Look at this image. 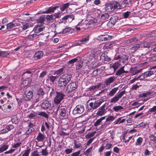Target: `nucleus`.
Wrapping results in <instances>:
<instances>
[{"instance_id":"54","label":"nucleus","mask_w":156,"mask_h":156,"mask_svg":"<svg viewBox=\"0 0 156 156\" xmlns=\"http://www.w3.org/2000/svg\"><path fill=\"white\" fill-rule=\"evenodd\" d=\"M115 119V117L111 115L108 116L106 119V120L108 122H110L112 121Z\"/></svg>"},{"instance_id":"55","label":"nucleus","mask_w":156,"mask_h":156,"mask_svg":"<svg viewBox=\"0 0 156 156\" xmlns=\"http://www.w3.org/2000/svg\"><path fill=\"white\" fill-rule=\"evenodd\" d=\"M89 40V37L86 36L85 37L83 38L82 39L80 40V42H81V43L82 44H84L87 42Z\"/></svg>"},{"instance_id":"11","label":"nucleus","mask_w":156,"mask_h":156,"mask_svg":"<svg viewBox=\"0 0 156 156\" xmlns=\"http://www.w3.org/2000/svg\"><path fill=\"white\" fill-rule=\"evenodd\" d=\"M24 98V96L21 94H18L16 96V99L19 106H20L21 103H23L24 101H25Z\"/></svg>"},{"instance_id":"13","label":"nucleus","mask_w":156,"mask_h":156,"mask_svg":"<svg viewBox=\"0 0 156 156\" xmlns=\"http://www.w3.org/2000/svg\"><path fill=\"white\" fill-rule=\"evenodd\" d=\"M44 29V25L40 24L35 26L33 30L35 33H37L42 31Z\"/></svg>"},{"instance_id":"29","label":"nucleus","mask_w":156,"mask_h":156,"mask_svg":"<svg viewBox=\"0 0 156 156\" xmlns=\"http://www.w3.org/2000/svg\"><path fill=\"white\" fill-rule=\"evenodd\" d=\"M106 116H103L101 117L99 119L97 120L94 124V126L95 127L97 126H99L102 121L105 119Z\"/></svg>"},{"instance_id":"62","label":"nucleus","mask_w":156,"mask_h":156,"mask_svg":"<svg viewBox=\"0 0 156 156\" xmlns=\"http://www.w3.org/2000/svg\"><path fill=\"white\" fill-rule=\"evenodd\" d=\"M47 74V71H42L39 75V77L41 78H43Z\"/></svg>"},{"instance_id":"1","label":"nucleus","mask_w":156,"mask_h":156,"mask_svg":"<svg viewBox=\"0 0 156 156\" xmlns=\"http://www.w3.org/2000/svg\"><path fill=\"white\" fill-rule=\"evenodd\" d=\"M72 75L71 74L66 73L60 76L58 80V87L60 89H64L71 80Z\"/></svg>"},{"instance_id":"18","label":"nucleus","mask_w":156,"mask_h":156,"mask_svg":"<svg viewBox=\"0 0 156 156\" xmlns=\"http://www.w3.org/2000/svg\"><path fill=\"white\" fill-rule=\"evenodd\" d=\"M141 47V43H138L134 44L131 48L130 50L132 52L136 51L138 49Z\"/></svg>"},{"instance_id":"21","label":"nucleus","mask_w":156,"mask_h":156,"mask_svg":"<svg viewBox=\"0 0 156 156\" xmlns=\"http://www.w3.org/2000/svg\"><path fill=\"white\" fill-rule=\"evenodd\" d=\"M59 4L60 5V4ZM69 5V3L67 2L62 5L61 6L60 5V9L62 12H63L68 8Z\"/></svg>"},{"instance_id":"36","label":"nucleus","mask_w":156,"mask_h":156,"mask_svg":"<svg viewBox=\"0 0 156 156\" xmlns=\"http://www.w3.org/2000/svg\"><path fill=\"white\" fill-rule=\"evenodd\" d=\"M142 70V69L136 70L135 68H131L130 69V73H131L133 75H135L140 72Z\"/></svg>"},{"instance_id":"48","label":"nucleus","mask_w":156,"mask_h":156,"mask_svg":"<svg viewBox=\"0 0 156 156\" xmlns=\"http://www.w3.org/2000/svg\"><path fill=\"white\" fill-rule=\"evenodd\" d=\"M77 64L76 65V70H79L80 69L82 66V62L80 60V61H77Z\"/></svg>"},{"instance_id":"58","label":"nucleus","mask_w":156,"mask_h":156,"mask_svg":"<svg viewBox=\"0 0 156 156\" xmlns=\"http://www.w3.org/2000/svg\"><path fill=\"white\" fill-rule=\"evenodd\" d=\"M153 93L152 91H147L144 93H143L142 94H141L143 96V97H147V96L152 94Z\"/></svg>"},{"instance_id":"50","label":"nucleus","mask_w":156,"mask_h":156,"mask_svg":"<svg viewBox=\"0 0 156 156\" xmlns=\"http://www.w3.org/2000/svg\"><path fill=\"white\" fill-rule=\"evenodd\" d=\"M143 141V139L141 137H139L136 142V145H140Z\"/></svg>"},{"instance_id":"47","label":"nucleus","mask_w":156,"mask_h":156,"mask_svg":"<svg viewBox=\"0 0 156 156\" xmlns=\"http://www.w3.org/2000/svg\"><path fill=\"white\" fill-rule=\"evenodd\" d=\"M45 17L44 16H41L37 20V22L39 23H43L45 20Z\"/></svg>"},{"instance_id":"4","label":"nucleus","mask_w":156,"mask_h":156,"mask_svg":"<svg viewBox=\"0 0 156 156\" xmlns=\"http://www.w3.org/2000/svg\"><path fill=\"white\" fill-rule=\"evenodd\" d=\"M60 6L59 4H56L54 6H51L49 7L45 8L42 11V13L48 14L54 13L55 11Z\"/></svg>"},{"instance_id":"43","label":"nucleus","mask_w":156,"mask_h":156,"mask_svg":"<svg viewBox=\"0 0 156 156\" xmlns=\"http://www.w3.org/2000/svg\"><path fill=\"white\" fill-rule=\"evenodd\" d=\"M148 112L151 113H154L153 115L156 114V105L154 106L151 108L149 109Z\"/></svg>"},{"instance_id":"7","label":"nucleus","mask_w":156,"mask_h":156,"mask_svg":"<svg viewBox=\"0 0 156 156\" xmlns=\"http://www.w3.org/2000/svg\"><path fill=\"white\" fill-rule=\"evenodd\" d=\"M59 115L62 117H68L69 114L66 107L62 106L59 109Z\"/></svg>"},{"instance_id":"31","label":"nucleus","mask_w":156,"mask_h":156,"mask_svg":"<svg viewBox=\"0 0 156 156\" xmlns=\"http://www.w3.org/2000/svg\"><path fill=\"white\" fill-rule=\"evenodd\" d=\"M95 109L94 108V103L93 102H90L89 105H87L86 106V110L87 111H90V110Z\"/></svg>"},{"instance_id":"44","label":"nucleus","mask_w":156,"mask_h":156,"mask_svg":"<svg viewBox=\"0 0 156 156\" xmlns=\"http://www.w3.org/2000/svg\"><path fill=\"white\" fill-rule=\"evenodd\" d=\"M34 130V129L32 128L31 129H28L26 131L25 133V135H27V137L29 136L31 134L32 132H33Z\"/></svg>"},{"instance_id":"9","label":"nucleus","mask_w":156,"mask_h":156,"mask_svg":"<svg viewBox=\"0 0 156 156\" xmlns=\"http://www.w3.org/2000/svg\"><path fill=\"white\" fill-rule=\"evenodd\" d=\"M24 96L25 98V101H28L30 100L33 96V93L31 90H27L25 91Z\"/></svg>"},{"instance_id":"40","label":"nucleus","mask_w":156,"mask_h":156,"mask_svg":"<svg viewBox=\"0 0 156 156\" xmlns=\"http://www.w3.org/2000/svg\"><path fill=\"white\" fill-rule=\"evenodd\" d=\"M68 21L70 22H71L72 21L75 19V16L73 14H71L69 15H67Z\"/></svg>"},{"instance_id":"41","label":"nucleus","mask_w":156,"mask_h":156,"mask_svg":"<svg viewBox=\"0 0 156 156\" xmlns=\"http://www.w3.org/2000/svg\"><path fill=\"white\" fill-rule=\"evenodd\" d=\"M9 55V53L8 51H0V57H6Z\"/></svg>"},{"instance_id":"60","label":"nucleus","mask_w":156,"mask_h":156,"mask_svg":"<svg viewBox=\"0 0 156 156\" xmlns=\"http://www.w3.org/2000/svg\"><path fill=\"white\" fill-rule=\"evenodd\" d=\"M30 151V148H29L26 150L24 153V154L22 155V156H29Z\"/></svg>"},{"instance_id":"6","label":"nucleus","mask_w":156,"mask_h":156,"mask_svg":"<svg viewBox=\"0 0 156 156\" xmlns=\"http://www.w3.org/2000/svg\"><path fill=\"white\" fill-rule=\"evenodd\" d=\"M84 111V108L82 105H77L73 111V114L74 115L80 114Z\"/></svg>"},{"instance_id":"39","label":"nucleus","mask_w":156,"mask_h":156,"mask_svg":"<svg viewBox=\"0 0 156 156\" xmlns=\"http://www.w3.org/2000/svg\"><path fill=\"white\" fill-rule=\"evenodd\" d=\"M9 147V145L8 144H4L1 145L0 148V150L1 152L6 150Z\"/></svg>"},{"instance_id":"27","label":"nucleus","mask_w":156,"mask_h":156,"mask_svg":"<svg viewBox=\"0 0 156 156\" xmlns=\"http://www.w3.org/2000/svg\"><path fill=\"white\" fill-rule=\"evenodd\" d=\"M118 20V17L116 16H113L110 19L111 23L114 25L117 22Z\"/></svg>"},{"instance_id":"16","label":"nucleus","mask_w":156,"mask_h":156,"mask_svg":"<svg viewBox=\"0 0 156 156\" xmlns=\"http://www.w3.org/2000/svg\"><path fill=\"white\" fill-rule=\"evenodd\" d=\"M125 66H122L116 72L115 75L117 76H120L123 73H128L129 72L124 70Z\"/></svg>"},{"instance_id":"63","label":"nucleus","mask_w":156,"mask_h":156,"mask_svg":"<svg viewBox=\"0 0 156 156\" xmlns=\"http://www.w3.org/2000/svg\"><path fill=\"white\" fill-rule=\"evenodd\" d=\"M114 46V44L112 43L110 44H106L105 45V48L106 49H109L112 47Z\"/></svg>"},{"instance_id":"52","label":"nucleus","mask_w":156,"mask_h":156,"mask_svg":"<svg viewBox=\"0 0 156 156\" xmlns=\"http://www.w3.org/2000/svg\"><path fill=\"white\" fill-rule=\"evenodd\" d=\"M123 108L120 105L115 106L113 107V109L115 112H118L119 110L122 109Z\"/></svg>"},{"instance_id":"46","label":"nucleus","mask_w":156,"mask_h":156,"mask_svg":"<svg viewBox=\"0 0 156 156\" xmlns=\"http://www.w3.org/2000/svg\"><path fill=\"white\" fill-rule=\"evenodd\" d=\"M67 20H68L67 16V15H66L62 17V19H60L59 23H65L67 22Z\"/></svg>"},{"instance_id":"61","label":"nucleus","mask_w":156,"mask_h":156,"mask_svg":"<svg viewBox=\"0 0 156 156\" xmlns=\"http://www.w3.org/2000/svg\"><path fill=\"white\" fill-rule=\"evenodd\" d=\"M47 148L46 147L45 149H42L41 152L42 153V155L46 156L48 154V153L47 151Z\"/></svg>"},{"instance_id":"24","label":"nucleus","mask_w":156,"mask_h":156,"mask_svg":"<svg viewBox=\"0 0 156 156\" xmlns=\"http://www.w3.org/2000/svg\"><path fill=\"white\" fill-rule=\"evenodd\" d=\"M115 78L114 76H113L109 78L106 79L105 81V83L108 85L113 82L115 80Z\"/></svg>"},{"instance_id":"57","label":"nucleus","mask_w":156,"mask_h":156,"mask_svg":"<svg viewBox=\"0 0 156 156\" xmlns=\"http://www.w3.org/2000/svg\"><path fill=\"white\" fill-rule=\"evenodd\" d=\"M7 132L10 131L11 129H14V126L12 125H9L6 126L5 127Z\"/></svg>"},{"instance_id":"51","label":"nucleus","mask_w":156,"mask_h":156,"mask_svg":"<svg viewBox=\"0 0 156 156\" xmlns=\"http://www.w3.org/2000/svg\"><path fill=\"white\" fill-rule=\"evenodd\" d=\"M110 124V122H107V121L106 120L104 124L101 125V128L105 129Z\"/></svg>"},{"instance_id":"34","label":"nucleus","mask_w":156,"mask_h":156,"mask_svg":"<svg viewBox=\"0 0 156 156\" xmlns=\"http://www.w3.org/2000/svg\"><path fill=\"white\" fill-rule=\"evenodd\" d=\"M37 115H38L42 116L47 119L49 118V115L45 112H38Z\"/></svg>"},{"instance_id":"2","label":"nucleus","mask_w":156,"mask_h":156,"mask_svg":"<svg viewBox=\"0 0 156 156\" xmlns=\"http://www.w3.org/2000/svg\"><path fill=\"white\" fill-rule=\"evenodd\" d=\"M56 94L54 101L55 104L58 105L64 99L65 95L63 93L58 91H56Z\"/></svg>"},{"instance_id":"56","label":"nucleus","mask_w":156,"mask_h":156,"mask_svg":"<svg viewBox=\"0 0 156 156\" xmlns=\"http://www.w3.org/2000/svg\"><path fill=\"white\" fill-rule=\"evenodd\" d=\"M95 133V132L90 133H88V134L85 136V137L86 138L89 139L90 137L94 136V135Z\"/></svg>"},{"instance_id":"20","label":"nucleus","mask_w":156,"mask_h":156,"mask_svg":"<svg viewBox=\"0 0 156 156\" xmlns=\"http://www.w3.org/2000/svg\"><path fill=\"white\" fill-rule=\"evenodd\" d=\"M101 84L99 83L96 85L92 86L88 88V90L90 91L96 90L101 87Z\"/></svg>"},{"instance_id":"12","label":"nucleus","mask_w":156,"mask_h":156,"mask_svg":"<svg viewBox=\"0 0 156 156\" xmlns=\"http://www.w3.org/2000/svg\"><path fill=\"white\" fill-rule=\"evenodd\" d=\"M110 2L113 11L115 9H120L122 8V6H121L116 1H111Z\"/></svg>"},{"instance_id":"32","label":"nucleus","mask_w":156,"mask_h":156,"mask_svg":"<svg viewBox=\"0 0 156 156\" xmlns=\"http://www.w3.org/2000/svg\"><path fill=\"white\" fill-rule=\"evenodd\" d=\"M58 78V76L50 75L48 76V78L50 82L53 84Z\"/></svg>"},{"instance_id":"37","label":"nucleus","mask_w":156,"mask_h":156,"mask_svg":"<svg viewBox=\"0 0 156 156\" xmlns=\"http://www.w3.org/2000/svg\"><path fill=\"white\" fill-rule=\"evenodd\" d=\"M109 17V15L108 13H105L101 14V18L102 20H107L108 19Z\"/></svg>"},{"instance_id":"35","label":"nucleus","mask_w":156,"mask_h":156,"mask_svg":"<svg viewBox=\"0 0 156 156\" xmlns=\"http://www.w3.org/2000/svg\"><path fill=\"white\" fill-rule=\"evenodd\" d=\"M46 19L47 21L50 22H53L55 20V18H54V16L53 15H47Z\"/></svg>"},{"instance_id":"38","label":"nucleus","mask_w":156,"mask_h":156,"mask_svg":"<svg viewBox=\"0 0 156 156\" xmlns=\"http://www.w3.org/2000/svg\"><path fill=\"white\" fill-rule=\"evenodd\" d=\"M120 65L119 62H116L112 64V67L113 68L114 71H115L118 69Z\"/></svg>"},{"instance_id":"59","label":"nucleus","mask_w":156,"mask_h":156,"mask_svg":"<svg viewBox=\"0 0 156 156\" xmlns=\"http://www.w3.org/2000/svg\"><path fill=\"white\" fill-rule=\"evenodd\" d=\"M100 69H97L94 70L92 73V75L93 76H96L98 75V71L100 70Z\"/></svg>"},{"instance_id":"53","label":"nucleus","mask_w":156,"mask_h":156,"mask_svg":"<svg viewBox=\"0 0 156 156\" xmlns=\"http://www.w3.org/2000/svg\"><path fill=\"white\" fill-rule=\"evenodd\" d=\"M71 28L69 27H66L65 29L62 30V31L61 32L62 34H64L69 32L71 30Z\"/></svg>"},{"instance_id":"45","label":"nucleus","mask_w":156,"mask_h":156,"mask_svg":"<svg viewBox=\"0 0 156 156\" xmlns=\"http://www.w3.org/2000/svg\"><path fill=\"white\" fill-rule=\"evenodd\" d=\"M129 56L128 55L125 54H122L121 55V58L123 59V63L127 62Z\"/></svg>"},{"instance_id":"26","label":"nucleus","mask_w":156,"mask_h":156,"mask_svg":"<svg viewBox=\"0 0 156 156\" xmlns=\"http://www.w3.org/2000/svg\"><path fill=\"white\" fill-rule=\"evenodd\" d=\"M156 72V70H149L144 72V74L146 78H147L152 75Z\"/></svg>"},{"instance_id":"10","label":"nucleus","mask_w":156,"mask_h":156,"mask_svg":"<svg viewBox=\"0 0 156 156\" xmlns=\"http://www.w3.org/2000/svg\"><path fill=\"white\" fill-rule=\"evenodd\" d=\"M106 106L105 104L103 105L100 107L97 110L96 114L98 116H101L105 115L106 113L105 108Z\"/></svg>"},{"instance_id":"25","label":"nucleus","mask_w":156,"mask_h":156,"mask_svg":"<svg viewBox=\"0 0 156 156\" xmlns=\"http://www.w3.org/2000/svg\"><path fill=\"white\" fill-rule=\"evenodd\" d=\"M103 102V101L102 100L98 101H96L94 103V108L96 109Z\"/></svg>"},{"instance_id":"28","label":"nucleus","mask_w":156,"mask_h":156,"mask_svg":"<svg viewBox=\"0 0 156 156\" xmlns=\"http://www.w3.org/2000/svg\"><path fill=\"white\" fill-rule=\"evenodd\" d=\"M105 10L106 12H112L113 11L110 2L108 4L105 5Z\"/></svg>"},{"instance_id":"19","label":"nucleus","mask_w":156,"mask_h":156,"mask_svg":"<svg viewBox=\"0 0 156 156\" xmlns=\"http://www.w3.org/2000/svg\"><path fill=\"white\" fill-rule=\"evenodd\" d=\"M45 136L42 133H39L37 136L36 139L39 142H43L44 140Z\"/></svg>"},{"instance_id":"15","label":"nucleus","mask_w":156,"mask_h":156,"mask_svg":"<svg viewBox=\"0 0 156 156\" xmlns=\"http://www.w3.org/2000/svg\"><path fill=\"white\" fill-rule=\"evenodd\" d=\"M51 105V103L47 100L44 101L41 105V108L44 109L48 108Z\"/></svg>"},{"instance_id":"42","label":"nucleus","mask_w":156,"mask_h":156,"mask_svg":"<svg viewBox=\"0 0 156 156\" xmlns=\"http://www.w3.org/2000/svg\"><path fill=\"white\" fill-rule=\"evenodd\" d=\"M7 29L9 30L16 26L15 24L12 22L8 23L7 25Z\"/></svg>"},{"instance_id":"22","label":"nucleus","mask_w":156,"mask_h":156,"mask_svg":"<svg viewBox=\"0 0 156 156\" xmlns=\"http://www.w3.org/2000/svg\"><path fill=\"white\" fill-rule=\"evenodd\" d=\"M118 89V87H115L112 89L108 94V95L110 97L113 96L115 93L117 92Z\"/></svg>"},{"instance_id":"5","label":"nucleus","mask_w":156,"mask_h":156,"mask_svg":"<svg viewBox=\"0 0 156 156\" xmlns=\"http://www.w3.org/2000/svg\"><path fill=\"white\" fill-rule=\"evenodd\" d=\"M125 91H121L119 94H116L115 96L111 98L110 100V102L112 103H115L117 102L120 98L125 94Z\"/></svg>"},{"instance_id":"17","label":"nucleus","mask_w":156,"mask_h":156,"mask_svg":"<svg viewBox=\"0 0 156 156\" xmlns=\"http://www.w3.org/2000/svg\"><path fill=\"white\" fill-rule=\"evenodd\" d=\"M64 69V67H62L59 69H58L54 71V73L53 74L54 75H56V76H58V77L61 75L63 73Z\"/></svg>"},{"instance_id":"14","label":"nucleus","mask_w":156,"mask_h":156,"mask_svg":"<svg viewBox=\"0 0 156 156\" xmlns=\"http://www.w3.org/2000/svg\"><path fill=\"white\" fill-rule=\"evenodd\" d=\"M44 89L41 87L39 88L37 90V94L39 98L37 99V101H38L40 100V98L42 99L43 98V96L44 94Z\"/></svg>"},{"instance_id":"33","label":"nucleus","mask_w":156,"mask_h":156,"mask_svg":"<svg viewBox=\"0 0 156 156\" xmlns=\"http://www.w3.org/2000/svg\"><path fill=\"white\" fill-rule=\"evenodd\" d=\"M38 35L36 34H30L27 37V39L31 41L34 40L35 39H36L37 38Z\"/></svg>"},{"instance_id":"3","label":"nucleus","mask_w":156,"mask_h":156,"mask_svg":"<svg viewBox=\"0 0 156 156\" xmlns=\"http://www.w3.org/2000/svg\"><path fill=\"white\" fill-rule=\"evenodd\" d=\"M78 85V83L76 82H73L70 83L67 85L66 92L67 93H69L77 88Z\"/></svg>"},{"instance_id":"49","label":"nucleus","mask_w":156,"mask_h":156,"mask_svg":"<svg viewBox=\"0 0 156 156\" xmlns=\"http://www.w3.org/2000/svg\"><path fill=\"white\" fill-rule=\"evenodd\" d=\"M93 149V147L91 146L88 148L84 152V154L85 155L88 156L89 155Z\"/></svg>"},{"instance_id":"23","label":"nucleus","mask_w":156,"mask_h":156,"mask_svg":"<svg viewBox=\"0 0 156 156\" xmlns=\"http://www.w3.org/2000/svg\"><path fill=\"white\" fill-rule=\"evenodd\" d=\"M152 46V43L151 42H145L142 45L141 44V47L148 48H150Z\"/></svg>"},{"instance_id":"64","label":"nucleus","mask_w":156,"mask_h":156,"mask_svg":"<svg viewBox=\"0 0 156 156\" xmlns=\"http://www.w3.org/2000/svg\"><path fill=\"white\" fill-rule=\"evenodd\" d=\"M31 156H40L39 152L37 151H34L31 153Z\"/></svg>"},{"instance_id":"30","label":"nucleus","mask_w":156,"mask_h":156,"mask_svg":"<svg viewBox=\"0 0 156 156\" xmlns=\"http://www.w3.org/2000/svg\"><path fill=\"white\" fill-rule=\"evenodd\" d=\"M100 59L104 60L105 61L109 62L111 61V58L108 57L107 55H105V54H102L100 57Z\"/></svg>"},{"instance_id":"8","label":"nucleus","mask_w":156,"mask_h":156,"mask_svg":"<svg viewBox=\"0 0 156 156\" xmlns=\"http://www.w3.org/2000/svg\"><path fill=\"white\" fill-rule=\"evenodd\" d=\"M44 55L43 51H39L36 52L34 55L33 56V59L35 61L38 60L42 58Z\"/></svg>"}]
</instances>
